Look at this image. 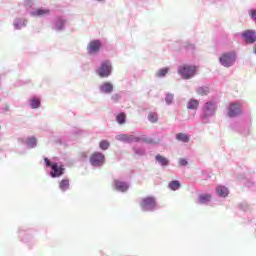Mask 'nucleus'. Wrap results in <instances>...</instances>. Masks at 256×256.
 Masks as SVG:
<instances>
[{"instance_id":"obj_28","label":"nucleus","mask_w":256,"mask_h":256,"mask_svg":"<svg viewBox=\"0 0 256 256\" xmlns=\"http://www.w3.org/2000/svg\"><path fill=\"white\" fill-rule=\"evenodd\" d=\"M116 122L118 125H125L127 123V114L120 112L116 115Z\"/></svg>"},{"instance_id":"obj_4","label":"nucleus","mask_w":256,"mask_h":256,"mask_svg":"<svg viewBox=\"0 0 256 256\" xmlns=\"http://www.w3.org/2000/svg\"><path fill=\"white\" fill-rule=\"evenodd\" d=\"M177 73L182 77L184 80L193 79L197 75V66L189 65V64H182L178 66Z\"/></svg>"},{"instance_id":"obj_27","label":"nucleus","mask_w":256,"mask_h":256,"mask_svg":"<svg viewBox=\"0 0 256 256\" xmlns=\"http://www.w3.org/2000/svg\"><path fill=\"white\" fill-rule=\"evenodd\" d=\"M182 49H184V51L186 53H195V44L191 43V42H184L182 44Z\"/></svg>"},{"instance_id":"obj_14","label":"nucleus","mask_w":256,"mask_h":256,"mask_svg":"<svg viewBox=\"0 0 256 256\" xmlns=\"http://www.w3.org/2000/svg\"><path fill=\"white\" fill-rule=\"evenodd\" d=\"M112 187L115 191H118V193H127L129 191V187L131 186L129 182L115 179L113 181Z\"/></svg>"},{"instance_id":"obj_7","label":"nucleus","mask_w":256,"mask_h":256,"mask_svg":"<svg viewBox=\"0 0 256 256\" xmlns=\"http://www.w3.org/2000/svg\"><path fill=\"white\" fill-rule=\"evenodd\" d=\"M237 61V52L228 51L221 54L219 57V63L222 67L229 69L235 65Z\"/></svg>"},{"instance_id":"obj_31","label":"nucleus","mask_w":256,"mask_h":256,"mask_svg":"<svg viewBox=\"0 0 256 256\" xmlns=\"http://www.w3.org/2000/svg\"><path fill=\"white\" fill-rule=\"evenodd\" d=\"M169 70V67L159 69L156 73V77H159L160 79H163V77H167V73H169Z\"/></svg>"},{"instance_id":"obj_43","label":"nucleus","mask_w":256,"mask_h":256,"mask_svg":"<svg viewBox=\"0 0 256 256\" xmlns=\"http://www.w3.org/2000/svg\"><path fill=\"white\" fill-rule=\"evenodd\" d=\"M81 157H82V159H87V153H85V152L82 153V154H81Z\"/></svg>"},{"instance_id":"obj_40","label":"nucleus","mask_w":256,"mask_h":256,"mask_svg":"<svg viewBox=\"0 0 256 256\" xmlns=\"http://www.w3.org/2000/svg\"><path fill=\"white\" fill-rule=\"evenodd\" d=\"M112 101H119V99H121V96L119 94H114L111 97Z\"/></svg>"},{"instance_id":"obj_45","label":"nucleus","mask_w":256,"mask_h":256,"mask_svg":"<svg viewBox=\"0 0 256 256\" xmlns=\"http://www.w3.org/2000/svg\"><path fill=\"white\" fill-rule=\"evenodd\" d=\"M96 1H98V3H101V2H103V1H105V0H96Z\"/></svg>"},{"instance_id":"obj_29","label":"nucleus","mask_w":256,"mask_h":256,"mask_svg":"<svg viewBox=\"0 0 256 256\" xmlns=\"http://www.w3.org/2000/svg\"><path fill=\"white\" fill-rule=\"evenodd\" d=\"M24 7L26 9V13L29 15V11H33V9H35V0H25Z\"/></svg>"},{"instance_id":"obj_2","label":"nucleus","mask_w":256,"mask_h":256,"mask_svg":"<svg viewBox=\"0 0 256 256\" xmlns=\"http://www.w3.org/2000/svg\"><path fill=\"white\" fill-rule=\"evenodd\" d=\"M45 167L50 169L49 176L51 179H59L65 175V165L63 163L53 162L49 158L44 157Z\"/></svg>"},{"instance_id":"obj_24","label":"nucleus","mask_w":256,"mask_h":256,"mask_svg":"<svg viewBox=\"0 0 256 256\" xmlns=\"http://www.w3.org/2000/svg\"><path fill=\"white\" fill-rule=\"evenodd\" d=\"M25 144L28 149H35V147H37V138L35 136H30L26 138Z\"/></svg>"},{"instance_id":"obj_23","label":"nucleus","mask_w":256,"mask_h":256,"mask_svg":"<svg viewBox=\"0 0 256 256\" xmlns=\"http://www.w3.org/2000/svg\"><path fill=\"white\" fill-rule=\"evenodd\" d=\"M212 196L211 194H200L198 196V203L200 205H207L208 203H211Z\"/></svg>"},{"instance_id":"obj_39","label":"nucleus","mask_w":256,"mask_h":256,"mask_svg":"<svg viewBox=\"0 0 256 256\" xmlns=\"http://www.w3.org/2000/svg\"><path fill=\"white\" fill-rule=\"evenodd\" d=\"M244 185H245L246 187H248V189H251V188L255 187V182H253V181H251V180H246L245 183H244Z\"/></svg>"},{"instance_id":"obj_21","label":"nucleus","mask_w":256,"mask_h":256,"mask_svg":"<svg viewBox=\"0 0 256 256\" xmlns=\"http://www.w3.org/2000/svg\"><path fill=\"white\" fill-rule=\"evenodd\" d=\"M216 194L218 195V197H222L223 199H225V197L229 196V188H227L226 186H217Z\"/></svg>"},{"instance_id":"obj_32","label":"nucleus","mask_w":256,"mask_h":256,"mask_svg":"<svg viewBox=\"0 0 256 256\" xmlns=\"http://www.w3.org/2000/svg\"><path fill=\"white\" fill-rule=\"evenodd\" d=\"M197 95H201L204 97V95H209V87L207 86H200L196 89Z\"/></svg>"},{"instance_id":"obj_42","label":"nucleus","mask_w":256,"mask_h":256,"mask_svg":"<svg viewBox=\"0 0 256 256\" xmlns=\"http://www.w3.org/2000/svg\"><path fill=\"white\" fill-rule=\"evenodd\" d=\"M2 111H5V112L9 111V105L4 106V107L2 108Z\"/></svg>"},{"instance_id":"obj_6","label":"nucleus","mask_w":256,"mask_h":256,"mask_svg":"<svg viewBox=\"0 0 256 256\" xmlns=\"http://www.w3.org/2000/svg\"><path fill=\"white\" fill-rule=\"evenodd\" d=\"M140 209L143 213H153L157 211V199L154 196H147L141 199Z\"/></svg>"},{"instance_id":"obj_17","label":"nucleus","mask_w":256,"mask_h":256,"mask_svg":"<svg viewBox=\"0 0 256 256\" xmlns=\"http://www.w3.org/2000/svg\"><path fill=\"white\" fill-rule=\"evenodd\" d=\"M27 23H29V21L26 18L17 17L13 21V27L16 31H21V29L27 27Z\"/></svg>"},{"instance_id":"obj_11","label":"nucleus","mask_w":256,"mask_h":256,"mask_svg":"<svg viewBox=\"0 0 256 256\" xmlns=\"http://www.w3.org/2000/svg\"><path fill=\"white\" fill-rule=\"evenodd\" d=\"M243 114V108L239 102H231L228 107V117L234 119V117H239Z\"/></svg>"},{"instance_id":"obj_36","label":"nucleus","mask_w":256,"mask_h":256,"mask_svg":"<svg viewBox=\"0 0 256 256\" xmlns=\"http://www.w3.org/2000/svg\"><path fill=\"white\" fill-rule=\"evenodd\" d=\"M133 151L135 155H138L139 157H145L146 155L145 149L143 148H133Z\"/></svg>"},{"instance_id":"obj_41","label":"nucleus","mask_w":256,"mask_h":256,"mask_svg":"<svg viewBox=\"0 0 256 256\" xmlns=\"http://www.w3.org/2000/svg\"><path fill=\"white\" fill-rule=\"evenodd\" d=\"M28 83H31V81L30 80H26V81L20 80L18 82V85H27Z\"/></svg>"},{"instance_id":"obj_30","label":"nucleus","mask_w":256,"mask_h":256,"mask_svg":"<svg viewBox=\"0 0 256 256\" xmlns=\"http://www.w3.org/2000/svg\"><path fill=\"white\" fill-rule=\"evenodd\" d=\"M30 107L31 109H39V107H41V99L32 97L30 99Z\"/></svg>"},{"instance_id":"obj_44","label":"nucleus","mask_w":256,"mask_h":256,"mask_svg":"<svg viewBox=\"0 0 256 256\" xmlns=\"http://www.w3.org/2000/svg\"><path fill=\"white\" fill-rule=\"evenodd\" d=\"M74 135H79V131H73Z\"/></svg>"},{"instance_id":"obj_10","label":"nucleus","mask_w":256,"mask_h":256,"mask_svg":"<svg viewBox=\"0 0 256 256\" xmlns=\"http://www.w3.org/2000/svg\"><path fill=\"white\" fill-rule=\"evenodd\" d=\"M90 165H92V167H103V165H105V154L100 151L92 153L90 156Z\"/></svg>"},{"instance_id":"obj_20","label":"nucleus","mask_w":256,"mask_h":256,"mask_svg":"<svg viewBox=\"0 0 256 256\" xmlns=\"http://www.w3.org/2000/svg\"><path fill=\"white\" fill-rule=\"evenodd\" d=\"M58 188L62 193H67L69 189H71V183L69 182V178H63L58 185Z\"/></svg>"},{"instance_id":"obj_22","label":"nucleus","mask_w":256,"mask_h":256,"mask_svg":"<svg viewBox=\"0 0 256 256\" xmlns=\"http://www.w3.org/2000/svg\"><path fill=\"white\" fill-rule=\"evenodd\" d=\"M175 139L180 143H189V141H191V137L189 136V134H185L183 132L177 133L175 135Z\"/></svg>"},{"instance_id":"obj_25","label":"nucleus","mask_w":256,"mask_h":256,"mask_svg":"<svg viewBox=\"0 0 256 256\" xmlns=\"http://www.w3.org/2000/svg\"><path fill=\"white\" fill-rule=\"evenodd\" d=\"M187 109L197 111L199 109V100L192 98L187 103Z\"/></svg>"},{"instance_id":"obj_1","label":"nucleus","mask_w":256,"mask_h":256,"mask_svg":"<svg viewBox=\"0 0 256 256\" xmlns=\"http://www.w3.org/2000/svg\"><path fill=\"white\" fill-rule=\"evenodd\" d=\"M35 230L31 228L29 225H21L17 228V237L20 243H24V245H27L29 249L34 247L35 243V236L33 235V232Z\"/></svg>"},{"instance_id":"obj_15","label":"nucleus","mask_w":256,"mask_h":256,"mask_svg":"<svg viewBox=\"0 0 256 256\" xmlns=\"http://www.w3.org/2000/svg\"><path fill=\"white\" fill-rule=\"evenodd\" d=\"M242 39H244V41H246V43H256V32L255 30H245L244 32H242L241 34Z\"/></svg>"},{"instance_id":"obj_5","label":"nucleus","mask_w":256,"mask_h":256,"mask_svg":"<svg viewBox=\"0 0 256 256\" xmlns=\"http://www.w3.org/2000/svg\"><path fill=\"white\" fill-rule=\"evenodd\" d=\"M252 124H253V118H251V115H249L246 118V125L248 128L243 127V125H241V123L237 121H232L230 123V128L232 129V131H236V133H240V135H243V137H247V135H250L251 133V130H249V127H251Z\"/></svg>"},{"instance_id":"obj_18","label":"nucleus","mask_w":256,"mask_h":256,"mask_svg":"<svg viewBox=\"0 0 256 256\" xmlns=\"http://www.w3.org/2000/svg\"><path fill=\"white\" fill-rule=\"evenodd\" d=\"M113 89V83L104 82L99 86V93H102V95H111L113 93Z\"/></svg>"},{"instance_id":"obj_3","label":"nucleus","mask_w":256,"mask_h":256,"mask_svg":"<svg viewBox=\"0 0 256 256\" xmlns=\"http://www.w3.org/2000/svg\"><path fill=\"white\" fill-rule=\"evenodd\" d=\"M116 140L121 143H127L131 145V143H147L148 145L153 144V138L148 137L147 135L135 136V135H127V134H118L116 135Z\"/></svg>"},{"instance_id":"obj_8","label":"nucleus","mask_w":256,"mask_h":256,"mask_svg":"<svg viewBox=\"0 0 256 256\" xmlns=\"http://www.w3.org/2000/svg\"><path fill=\"white\" fill-rule=\"evenodd\" d=\"M217 113V102L215 100L207 101L202 107V115L201 119H211V117H215Z\"/></svg>"},{"instance_id":"obj_9","label":"nucleus","mask_w":256,"mask_h":256,"mask_svg":"<svg viewBox=\"0 0 256 256\" xmlns=\"http://www.w3.org/2000/svg\"><path fill=\"white\" fill-rule=\"evenodd\" d=\"M113 73V65L111 64V61L104 60L101 62L100 67L97 70V74L102 79H105L107 77H111V74Z\"/></svg>"},{"instance_id":"obj_26","label":"nucleus","mask_w":256,"mask_h":256,"mask_svg":"<svg viewBox=\"0 0 256 256\" xmlns=\"http://www.w3.org/2000/svg\"><path fill=\"white\" fill-rule=\"evenodd\" d=\"M168 189L170 191H179L181 189V181L179 180H172L168 183Z\"/></svg>"},{"instance_id":"obj_13","label":"nucleus","mask_w":256,"mask_h":256,"mask_svg":"<svg viewBox=\"0 0 256 256\" xmlns=\"http://www.w3.org/2000/svg\"><path fill=\"white\" fill-rule=\"evenodd\" d=\"M101 47H103V43L99 39H95L90 41L87 47V51L89 55H95L101 51Z\"/></svg>"},{"instance_id":"obj_12","label":"nucleus","mask_w":256,"mask_h":256,"mask_svg":"<svg viewBox=\"0 0 256 256\" xmlns=\"http://www.w3.org/2000/svg\"><path fill=\"white\" fill-rule=\"evenodd\" d=\"M67 25V20L61 16L56 17L52 21L51 29L52 31H56V33H63L65 31Z\"/></svg>"},{"instance_id":"obj_35","label":"nucleus","mask_w":256,"mask_h":256,"mask_svg":"<svg viewBox=\"0 0 256 256\" xmlns=\"http://www.w3.org/2000/svg\"><path fill=\"white\" fill-rule=\"evenodd\" d=\"M148 121L150 123H157V121H159V116L155 112H150L148 114Z\"/></svg>"},{"instance_id":"obj_34","label":"nucleus","mask_w":256,"mask_h":256,"mask_svg":"<svg viewBox=\"0 0 256 256\" xmlns=\"http://www.w3.org/2000/svg\"><path fill=\"white\" fill-rule=\"evenodd\" d=\"M175 99V95H173L172 93H166L165 95V103L166 105H173V101Z\"/></svg>"},{"instance_id":"obj_37","label":"nucleus","mask_w":256,"mask_h":256,"mask_svg":"<svg viewBox=\"0 0 256 256\" xmlns=\"http://www.w3.org/2000/svg\"><path fill=\"white\" fill-rule=\"evenodd\" d=\"M178 163L180 167H187L189 165V160L186 158H180Z\"/></svg>"},{"instance_id":"obj_38","label":"nucleus","mask_w":256,"mask_h":256,"mask_svg":"<svg viewBox=\"0 0 256 256\" xmlns=\"http://www.w3.org/2000/svg\"><path fill=\"white\" fill-rule=\"evenodd\" d=\"M239 209L241 211H249V204H247V202H242L239 204Z\"/></svg>"},{"instance_id":"obj_33","label":"nucleus","mask_w":256,"mask_h":256,"mask_svg":"<svg viewBox=\"0 0 256 256\" xmlns=\"http://www.w3.org/2000/svg\"><path fill=\"white\" fill-rule=\"evenodd\" d=\"M109 147H111V142H109V140L104 139L99 142V149H101V151H107Z\"/></svg>"},{"instance_id":"obj_19","label":"nucleus","mask_w":256,"mask_h":256,"mask_svg":"<svg viewBox=\"0 0 256 256\" xmlns=\"http://www.w3.org/2000/svg\"><path fill=\"white\" fill-rule=\"evenodd\" d=\"M155 161L156 163H158V165H160V167H169V165H171V161L169 160V158L161 154H157L155 156Z\"/></svg>"},{"instance_id":"obj_16","label":"nucleus","mask_w":256,"mask_h":256,"mask_svg":"<svg viewBox=\"0 0 256 256\" xmlns=\"http://www.w3.org/2000/svg\"><path fill=\"white\" fill-rule=\"evenodd\" d=\"M51 13V10L47 8H34L32 11H29L30 17H45Z\"/></svg>"}]
</instances>
